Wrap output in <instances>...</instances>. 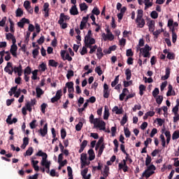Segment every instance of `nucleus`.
<instances>
[{
  "instance_id": "f257e3e1",
  "label": "nucleus",
  "mask_w": 179,
  "mask_h": 179,
  "mask_svg": "<svg viewBox=\"0 0 179 179\" xmlns=\"http://www.w3.org/2000/svg\"><path fill=\"white\" fill-rule=\"evenodd\" d=\"M150 163H152V157L147 155L145 158V166H147V168L142 173V177H145L146 179L153 176L155 171H156V166L154 164H150Z\"/></svg>"
},
{
  "instance_id": "f03ea898",
  "label": "nucleus",
  "mask_w": 179,
  "mask_h": 179,
  "mask_svg": "<svg viewBox=\"0 0 179 179\" xmlns=\"http://www.w3.org/2000/svg\"><path fill=\"white\" fill-rule=\"evenodd\" d=\"M136 23H137V27H139L140 29H142L145 27V19H143V10H138Z\"/></svg>"
},
{
  "instance_id": "7ed1b4c3",
  "label": "nucleus",
  "mask_w": 179,
  "mask_h": 179,
  "mask_svg": "<svg viewBox=\"0 0 179 179\" xmlns=\"http://www.w3.org/2000/svg\"><path fill=\"white\" fill-rule=\"evenodd\" d=\"M96 40L92 38V30H89L87 34L85 37V44L87 48H92V45L95 44Z\"/></svg>"
},
{
  "instance_id": "20e7f679",
  "label": "nucleus",
  "mask_w": 179,
  "mask_h": 179,
  "mask_svg": "<svg viewBox=\"0 0 179 179\" xmlns=\"http://www.w3.org/2000/svg\"><path fill=\"white\" fill-rule=\"evenodd\" d=\"M137 51H140V54H141L144 58H150V51H152V48L146 44L144 48H141L138 47Z\"/></svg>"
},
{
  "instance_id": "39448f33",
  "label": "nucleus",
  "mask_w": 179,
  "mask_h": 179,
  "mask_svg": "<svg viewBox=\"0 0 179 179\" xmlns=\"http://www.w3.org/2000/svg\"><path fill=\"white\" fill-rule=\"evenodd\" d=\"M94 127L99 129V131H106V122L100 118H95Z\"/></svg>"
},
{
  "instance_id": "423d86ee",
  "label": "nucleus",
  "mask_w": 179,
  "mask_h": 179,
  "mask_svg": "<svg viewBox=\"0 0 179 179\" xmlns=\"http://www.w3.org/2000/svg\"><path fill=\"white\" fill-rule=\"evenodd\" d=\"M106 31L107 34L103 33L102 34V38L104 41H107L108 40L109 41H113L114 40V34L110 31V29H106Z\"/></svg>"
},
{
  "instance_id": "0eeeda50",
  "label": "nucleus",
  "mask_w": 179,
  "mask_h": 179,
  "mask_svg": "<svg viewBox=\"0 0 179 179\" xmlns=\"http://www.w3.org/2000/svg\"><path fill=\"white\" fill-rule=\"evenodd\" d=\"M81 169H83L85 166H89L90 162H87V155L85 153H82L80 155Z\"/></svg>"
},
{
  "instance_id": "6e6552de",
  "label": "nucleus",
  "mask_w": 179,
  "mask_h": 179,
  "mask_svg": "<svg viewBox=\"0 0 179 179\" xmlns=\"http://www.w3.org/2000/svg\"><path fill=\"white\" fill-rule=\"evenodd\" d=\"M14 66L12 62H7L6 67L4 68V71L8 75H13Z\"/></svg>"
},
{
  "instance_id": "1a4fd4ad",
  "label": "nucleus",
  "mask_w": 179,
  "mask_h": 179,
  "mask_svg": "<svg viewBox=\"0 0 179 179\" xmlns=\"http://www.w3.org/2000/svg\"><path fill=\"white\" fill-rule=\"evenodd\" d=\"M149 31L153 32L156 29V21L153 20H148L147 22Z\"/></svg>"
},
{
  "instance_id": "9d476101",
  "label": "nucleus",
  "mask_w": 179,
  "mask_h": 179,
  "mask_svg": "<svg viewBox=\"0 0 179 179\" xmlns=\"http://www.w3.org/2000/svg\"><path fill=\"white\" fill-rule=\"evenodd\" d=\"M61 97H62V90H59L57 91L55 96L51 99V103L58 101Z\"/></svg>"
},
{
  "instance_id": "9b49d317",
  "label": "nucleus",
  "mask_w": 179,
  "mask_h": 179,
  "mask_svg": "<svg viewBox=\"0 0 179 179\" xmlns=\"http://www.w3.org/2000/svg\"><path fill=\"white\" fill-rule=\"evenodd\" d=\"M38 132L40 134L41 136H45L48 134V124L46 123L43 129H40Z\"/></svg>"
},
{
  "instance_id": "f8f14e48",
  "label": "nucleus",
  "mask_w": 179,
  "mask_h": 179,
  "mask_svg": "<svg viewBox=\"0 0 179 179\" xmlns=\"http://www.w3.org/2000/svg\"><path fill=\"white\" fill-rule=\"evenodd\" d=\"M13 72L17 73L18 76H22L23 75V67L20 64L18 66H14Z\"/></svg>"
},
{
  "instance_id": "ddd939ff",
  "label": "nucleus",
  "mask_w": 179,
  "mask_h": 179,
  "mask_svg": "<svg viewBox=\"0 0 179 179\" xmlns=\"http://www.w3.org/2000/svg\"><path fill=\"white\" fill-rule=\"evenodd\" d=\"M41 166L49 169L51 166V162L48 161L47 158H42Z\"/></svg>"
},
{
  "instance_id": "4468645a",
  "label": "nucleus",
  "mask_w": 179,
  "mask_h": 179,
  "mask_svg": "<svg viewBox=\"0 0 179 179\" xmlns=\"http://www.w3.org/2000/svg\"><path fill=\"white\" fill-rule=\"evenodd\" d=\"M24 7L25 8L26 10H27L28 13L33 15V8L30 6V1H25L24 2Z\"/></svg>"
},
{
  "instance_id": "2eb2a0df",
  "label": "nucleus",
  "mask_w": 179,
  "mask_h": 179,
  "mask_svg": "<svg viewBox=\"0 0 179 179\" xmlns=\"http://www.w3.org/2000/svg\"><path fill=\"white\" fill-rule=\"evenodd\" d=\"M87 20H89V15L87 17H83L82 21L80 24V29L83 30V29H86V24L87 23Z\"/></svg>"
},
{
  "instance_id": "dca6fc26",
  "label": "nucleus",
  "mask_w": 179,
  "mask_h": 179,
  "mask_svg": "<svg viewBox=\"0 0 179 179\" xmlns=\"http://www.w3.org/2000/svg\"><path fill=\"white\" fill-rule=\"evenodd\" d=\"M50 4L48 3H45L43 5V12L45 17H48L50 16Z\"/></svg>"
},
{
  "instance_id": "f3484780",
  "label": "nucleus",
  "mask_w": 179,
  "mask_h": 179,
  "mask_svg": "<svg viewBox=\"0 0 179 179\" xmlns=\"http://www.w3.org/2000/svg\"><path fill=\"white\" fill-rule=\"evenodd\" d=\"M162 133L164 134L166 138V143L169 145V143H170V141H171V134L170 133V131H166V129H163Z\"/></svg>"
},
{
  "instance_id": "a211bd4d",
  "label": "nucleus",
  "mask_w": 179,
  "mask_h": 179,
  "mask_svg": "<svg viewBox=\"0 0 179 179\" xmlns=\"http://www.w3.org/2000/svg\"><path fill=\"white\" fill-rule=\"evenodd\" d=\"M17 45H16V43H13L10 49V52H11L13 57H17Z\"/></svg>"
},
{
  "instance_id": "6ab92c4d",
  "label": "nucleus",
  "mask_w": 179,
  "mask_h": 179,
  "mask_svg": "<svg viewBox=\"0 0 179 179\" xmlns=\"http://www.w3.org/2000/svg\"><path fill=\"white\" fill-rule=\"evenodd\" d=\"M70 14L73 16H76V15H79V11L78 10V7L76 5H73L70 8Z\"/></svg>"
},
{
  "instance_id": "aec40b11",
  "label": "nucleus",
  "mask_w": 179,
  "mask_h": 179,
  "mask_svg": "<svg viewBox=\"0 0 179 179\" xmlns=\"http://www.w3.org/2000/svg\"><path fill=\"white\" fill-rule=\"evenodd\" d=\"M87 171H89V169L87 168L81 171V176H83V178L90 179V177H92V175L90 173L87 176H86V174H87Z\"/></svg>"
},
{
  "instance_id": "412c9836",
  "label": "nucleus",
  "mask_w": 179,
  "mask_h": 179,
  "mask_svg": "<svg viewBox=\"0 0 179 179\" xmlns=\"http://www.w3.org/2000/svg\"><path fill=\"white\" fill-rule=\"evenodd\" d=\"M143 3L145 4V9H149L151 6H153V1L152 0H143Z\"/></svg>"
},
{
  "instance_id": "4be33fe9",
  "label": "nucleus",
  "mask_w": 179,
  "mask_h": 179,
  "mask_svg": "<svg viewBox=\"0 0 179 179\" xmlns=\"http://www.w3.org/2000/svg\"><path fill=\"white\" fill-rule=\"evenodd\" d=\"M69 19H70L69 16L65 15V14H64V13H61L58 23H62V22L69 20Z\"/></svg>"
},
{
  "instance_id": "5701e85b",
  "label": "nucleus",
  "mask_w": 179,
  "mask_h": 179,
  "mask_svg": "<svg viewBox=\"0 0 179 179\" xmlns=\"http://www.w3.org/2000/svg\"><path fill=\"white\" fill-rule=\"evenodd\" d=\"M168 89L169 90L166 93L167 97H169V96H175L176 95V92L174 91H173V86L171 85H169Z\"/></svg>"
},
{
  "instance_id": "b1692460",
  "label": "nucleus",
  "mask_w": 179,
  "mask_h": 179,
  "mask_svg": "<svg viewBox=\"0 0 179 179\" xmlns=\"http://www.w3.org/2000/svg\"><path fill=\"white\" fill-rule=\"evenodd\" d=\"M6 38L7 40H12L13 44H16V38L14 37L13 34L8 33L6 34Z\"/></svg>"
},
{
  "instance_id": "393cba45",
  "label": "nucleus",
  "mask_w": 179,
  "mask_h": 179,
  "mask_svg": "<svg viewBox=\"0 0 179 179\" xmlns=\"http://www.w3.org/2000/svg\"><path fill=\"white\" fill-rule=\"evenodd\" d=\"M88 155H89V160L92 162V160H94L96 159V155H94V151L93 149H90L88 150Z\"/></svg>"
},
{
  "instance_id": "a878e982",
  "label": "nucleus",
  "mask_w": 179,
  "mask_h": 179,
  "mask_svg": "<svg viewBox=\"0 0 179 179\" xmlns=\"http://www.w3.org/2000/svg\"><path fill=\"white\" fill-rule=\"evenodd\" d=\"M128 92H129L128 90V89H127V88L123 89L122 94H120V101H124V99L125 96H127V93H128Z\"/></svg>"
},
{
  "instance_id": "bb28decb",
  "label": "nucleus",
  "mask_w": 179,
  "mask_h": 179,
  "mask_svg": "<svg viewBox=\"0 0 179 179\" xmlns=\"http://www.w3.org/2000/svg\"><path fill=\"white\" fill-rule=\"evenodd\" d=\"M110 117V112L108 111V107L107 106H104V113H103V120H108Z\"/></svg>"
},
{
  "instance_id": "cd10ccee",
  "label": "nucleus",
  "mask_w": 179,
  "mask_h": 179,
  "mask_svg": "<svg viewBox=\"0 0 179 179\" xmlns=\"http://www.w3.org/2000/svg\"><path fill=\"white\" fill-rule=\"evenodd\" d=\"M36 97L40 98L41 97V96H43V94H44V91H43V90L39 87H36Z\"/></svg>"
},
{
  "instance_id": "c85d7f7f",
  "label": "nucleus",
  "mask_w": 179,
  "mask_h": 179,
  "mask_svg": "<svg viewBox=\"0 0 179 179\" xmlns=\"http://www.w3.org/2000/svg\"><path fill=\"white\" fill-rule=\"evenodd\" d=\"M36 156H39L40 157H42V159H47L48 157V155H47V153L43 152L42 150H39Z\"/></svg>"
},
{
  "instance_id": "c756f323",
  "label": "nucleus",
  "mask_w": 179,
  "mask_h": 179,
  "mask_svg": "<svg viewBox=\"0 0 179 179\" xmlns=\"http://www.w3.org/2000/svg\"><path fill=\"white\" fill-rule=\"evenodd\" d=\"M103 55V50L101 49V48H97V52H96L97 58H98L99 59H101Z\"/></svg>"
},
{
  "instance_id": "7c9ffc66",
  "label": "nucleus",
  "mask_w": 179,
  "mask_h": 179,
  "mask_svg": "<svg viewBox=\"0 0 179 179\" xmlns=\"http://www.w3.org/2000/svg\"><path fill=\"white\" fill-rule=\"evenodd\" d=\"M109 171H110V168L106 166L103 172V177H105V178H107L108 177Z\"/></svg>"
},
{
  "instance_id": "2f4dec72",
  "label": "nucleus",
  "mask_w": 179,
  "mask_h": 179,
  "mask_svg": "<svg viewBox=\"0 0 179 179\" xmlns=\"http://www.w3.org/2000/svg\"><path fill=\"white\" fill-rule=\"evenodd\" d=\"M15 15L17 17H22V16H23V10H22L20 8H18L15 11Z\"/></svg>"
},
{
  "instance_id": "473e14b6",
  "label": "nucleus",
  "mask_w": 179,
  "mask_h": 179,
  "mask_svg": "<svg viewBox=\"0 0 179 179\" xmlns=\"http://www.w3.org/2000/svg\"><path fill=\"white\" fill-rule=\"evenodd\" d=\"M125 75L127 76V80H129L131 79V76H132V73L129 69H126Z\"/></svg>"
},
{
  "instance_id": "72a5a7b5",
  "label": "nucleus",
  "mask_w": 179,
  "mask_h": 179,
  "mask_svg": "<svg viewBox=\"0 0 179 179\" xmlns=\"http://www.w3.org/2000/svg\"><path fill=\"white\" fill-rule=\"evenodd\" d=\"M29 127H30L31 129H34L37 128V120H32L29 123Z\"/></svg>"
},
{
  "instance_id": "f704fd0d",
  "label": "nucleus",
  "mask_w": 179,
  "mask_h": 179,
  "mask_svg": "<svg viewBox=\"0 0 179 179\" xmlns=\"http://www.w3.org/2000/svg\"><path fill=\"white\" fill-rule=\"evenodd\" d=\"M113 113H115V114H122V108H118V106H115L113 108Z\"/></svg>"
},
{
  "instance_id": "c9c22d12",
  "label": "nucleus",
  "mask_w": 179,
  "mask_h": 179,
  "mask_svg": "<svg viewBox=\"0 0 179 179\" xmlns=\"http://www.w3.org/2000/svg\"><path fill=\"white\" fill-rule=\"evenodd\" d=\"M179 138V130L175 131L172 134L173 141H176Z\"/></svg>"
},
{
  "instance_id": "e433bc0d",
  "label": "nucleus",
  "mask_w": 179,
  "mask_h": 179,
  "mask_svg": "<svg viewBox=\"0 0 179 179\" xmlns=\"http://www.w3.org/2000/svg\"><path fill=\"white\" fill-rule=\"evenodd\" d=\"M169 77H170V69L166 68V74H165V76H162V79H163V80H166Z\"/></svg>"
},
{
  "instance_id": "4c0bfd02",
  "label": "nucleus",
  "mask_w": 179,
  "mask_h": 179,
  "mask_svg": "<svg viewBox=\"0 0 179 179\" xmlns=\"http://www.w3.org/2000/svg\"><path fill=\"white\" fill-rule=\"evenodd\" d=\"M119 80H120V76H117L115 80L111 83L112 87H114L116 85H117Z\"/></svg>"
},
{
  "instance_id": "58836bf2",
  "label": "nucleus",
  "mask_w": 179,
  "mask_h": 179,
  "mask_svg": "<svg viewBox=\"0 0 179 179\" xmlns=\"http://www.w3.org/2000/svg\"><path fill=\"white\" fill-rule=\"evenodd\" d=\"M139 94H141V96H143V92H145V90H146V87L143 85H140L139 86Z\"/></svg>"
},
{
  "instance_id": "ea45409f",
  "label": "nucleus",
  "mask_w": 179,
  "mask_h": 179,
  "mask_svg": "<svg viewBox=\"0 0 179 179\" xmlns=\"http://www.w3.org/2000/svg\"><path fill=\"white\" fill-rule=\"evenodd\" d=\"M106 146L104 145V144H102L100 147H99V150L98 152V157H100V156H101V155H103V151L104 150Z\"/></svg>"
},
{
  "instance_id": "a19ab883",
  "label": "nucleus",
  "mask_w": 179,
  "mask_h": 179,
  "mask_svg": "<svg viewBox=\"0 0 179 179\" xmlns=\"http://www.w3.org/2000/svg\"><path fill=\"white\" fill-rule=\"evenodd\" d=\"M152 19H157L159 17V13L156 10H153L150 13Z\"/></svg>"
},
{
  "instance_id": "79ce46f5",
  "label": "nucleus",
  "mask_w": 179,
  "mask_h": 179,
  "mask_svg": "<svg viewBox=\"0 0 179 179\" xmlns=\"http://www.w3.org/2000/svg\"><path fill=\"white\" fill-rule=\"evenodd\" d=\"M49 65L50 66L57 68L58 66V62H55V60H54V59H51L49 61Z\"/></svg>"
},
{
  "instance_id": "37998d69",
  "label": "nucleus",
  "mask_w": 179,
  "mask_h": 179,
  "mask_svg": "<svg viewBox=\"0 0 179 179\" xmlns=\"http://www.w3.org/2000/svg\"><path fill=\"white\" fill-rule=\"evenodd\" d=\"M159 138L161 139L162 147L166 148V138H164V136L163 134H161Z\"/></svg>"
},
{
  "instance_id": "c03bdc74",
  "label": "nucleus",
  "mask_w": 179,
  "mask_h": 179,
  "mask_svg": "<svg viewBox=\"0 0 179 179\" xmlns=\"http://www.w3.org/2000/svg\"><path fill=\"white\" fill-rule=\"evenodd\" d=\"M9 22H10V31L11 33H13L15 31V24L13 23V21L12 20L9 19Z\"/></svg>"
},
{
  "instance_id": "a18cd8bd",
  "label": "nucleus",
  "mask_w": 179,
  "mask_h": 179,
  "mask_svg": "<svg viewBox=\"0 0 179 179\" xmlns=\"http://www.w3.org/2000/svg\"><path fill=\"white\" fill-rule=\"evenodd\" d=\"M45 69H47V65L44 63H42L39 65V71H41V72H45Z\"/></svg>"
},
{
  "instance_id": "49530a36",
  "label": "nucleus",
  "mask_w": 179,
  "mask_h": 179,
  "mask_svg": "<svg viewBox=\"0 0 179 179\" xmlns=\"http://www.w3.org/2000/svg\"><path fill=\"white\" fill-rule=\"evenodd\" d=\"M95 72L99 75V76H101V75H103V71H101V68L100 66L95 68Z\"/></svg>"
},
{
  "instance_id": "de8ad7c7",
  "label": "nucleus",
  "mask_w": 179,
  "mask_h": 179,
  "mask_svg": "<svg viewBox=\"0 0 179 179\" xmlns=\"http://www.w3.org/2000/svg\"><path fill=\"white\" fill-rule=\"evenodd\" d=\"M38 72V70H34V71H32L31 79H32L33 80H36Z\"/></svg>"
},
{
  "instance_id": "09e8293b",
  "label": "nucleus",
  "mask_w": 179,
  "mask_h": 179,
  "mask_svg": "<svg viewBox=\"0 0 179 179\" xmlns=\"http://www.w3.org/2000/svg\"><path fill=\"white\" fill-rule=\"evenodd\" d=\"M25 108L28 110V111H29V113H31V107H33L31 105V103H30V102H29V101H27L26 103H25Z\"/></svg>"
},
{
  "instance_id": "8fccbe9b",
  "label": "nucleus",
  "mask_w": 179,
  "mask_h": 179,
  "mask_svg": "<svg viewBox=\"0 0 179 179\" xmlns=\"http://www.w3.org/2000/svg\"><path fill=\"white\" fill-rule=\"evenodd\" d=\"M73 75H74L73 71L69 70L67 71V74H66L67 79H71V78H72V76H73Z\"/></svg>"
},
{
  "instance_id": "3c124183",
  "label": "nucleus",
  "mask_w": 179,
  "mask_h": 179,
  "mask_svg": "<svg viewBox=\"0 0 179 179\" xmlns=\"http://www.w3.org/2000/svg\"><path fill=\"white\" fill-rule=\"evenodd\" d=\"M127 160L123 159V163H119V170H122V169L126 166Z\"/></svg>"
},
{
  "instance_id": "603ef678",
  "label": "nucleus",
  "mask_w": 179,
  "mask_h": 179,
  "mask_svg": "<svg viewBox=\"0 0 179 179\" xmlns=\"http://www.w3.org/2000/svg\"><path fill=\"white\" fill-rule=\"evenodd\" d=\"M92 13L96 16H99V15H100V10L99 8H97V7H94L92 10Z\"/></svg>"
},
{
  "instance_id": "864d4df0",
  "label": "nucleus",
  "mask_w": 179,
  "mask_h": 179,
  "mask_svg": "<svg viewBox=\"0 0 179 179\" xmlns=\"http://www.w3.org/2000/svg\"><path fill=\"white\" fill-rule=\"evenodd\" d=\"M31 155H33V148L31 147L26 151L25 156H31Z\"/></svg>"
},
{
  "instance_id": "5fc2aeb1",
  "label": "nucleus",
  "mask_w": 179,
  "mask_h": 179,
  "mask_svg": "<svg viewBox=\"0 0 179 179\" xmlns=\"http://www.w3.org/2000/svg\"><path fill=\"white\" fill-rule=\"evenodd\" d=\"M83 127V123L82 122H78V124H76V131H80Z\"/></svg>"
},
{
  "instance_id": "6e6d98bb",
  "label": "nucleus",
  "mask_w": 179,
  "mask_h": 179,
  "mask_svg": "<svg viewBox=\"0 0 179 179\" xmlns=\"http://www.w3.org/2000/svg\"><path fill=\"white\" fill-rule=\"evenodd\" d=\"M24 75H30L31 73V69L29 66H27L24 69Z\"/></svg>"
},
{
  "instance_id": "4d7b16f0",
  "label": "nucleus",
  "mask_w": 179,
  "mask_h": 179,
  "mask_svg": "<svg viewBox=\"0 0 179 179\" xmlns=\"http://www.w3.org/2000/svg\"><path fill=\"white\" fill-rule=\"evenodd\" d=\"M80 8L82 11L86 10V9H87V5H86L85 3H80Z\"/></svg>"
},
{
  "instance_id": "13d9d810",
  "label": "nucleus",
  "mask_w": 179,
  "mask_h": 179,
  "mask_svg": "<svg viewBox=\"0 0 179 179\" xmlns=\"http://www.w3.org/2000/svg\"><path fill=\"white\" fill-rule=\"evenodd\" d=\"M176 41H177V34L172 31V42L174 43Z\"/></svg>"
},
{
  "instance_id": "bf43d9fd",
  "label": "nucleus",
  "mask_w": 179,
  "mask_h": 179,
  "mask_svg": "<svg viewBox=\"0 0 179 179\" xmlns=\"http://www.w3.org/2000/svg\"><path fill=\"white\" fill-rule=\"evenodd\" d=\"M66 136V131H65L64 129H62L61 130V138H62V139H65Z\"/></svg>"
},
{
  "instance_id": "052dcab7",
  "label": "nucleus",
  "mask_w": 179,
  "mask_h": 179,
  "mask_svg": "<svg viewBox=\"0 0 179 179\" xmlns=\"http://www.w3.org/2000/svg\"><path fill=\"white\" fill-rule=\"evenodd\" d=\"M149 143H152V138H148L146 141H144V145L145 148H148L149 146Z\"/></svg>"
},
{
  "instance_id": "680f3d73",
  "label": "nucleus",
  "mask_w": 179,
  "mask_h": 179,
  "mask_svg": "<svg viewBox=\"0 0 179 179\" xmlns=\"http://www.w3.org/2000/svg\"><path fill=\"white\" fill-rule=\"evenodd\" d=\"M163 101V96H158L156 99V102L157 104H160Z\"/></svg>"
},
{
  "instance_id": "e2e57ef3",
  "label": "nucleus",
  "mask_w": 179,
  "mask_h": 179,
  "mask_svg": "<svg viewBox=\"0 0 179 179\" xmlns=\"http://www.w3.org/2000/svg\"><path fill=\"white\" fill-rule=\"evenodd\" d=\"M124 135L126 138H129V136H131V131L127 128L124 129Z\"/></svg>"
},
{
  "instance_id": "0e129e2a",
  "label": "nucleus",
  "mask_w": 179,
  "mask_h": 179,
  "mask_svg": "<svg viewBox=\"0 0 179 179\" xmlns=\"http://www.w3.org/2000/svg\"><path fill=\"white\" fill-rule=\"evenodd\" d=\"M156 134H157V129L154 128L152 129V130L151 131V133L150 134V136L151 138H153V136H155V135H156Z\"/></svg>"
},
{
  "instance_id": "69168bd1",
  "label": "nucleus",
  "mask_w": 179,
  "mask_h": 179,
  "mask_svg": "<svg viewBox=\"0 0 179 179\" xmlns=\"http://www.w3.org/2000/svg\"><path fill=\"white\" fill-rule=\"evenodd\" d=\"M157 94H159V88H155L152 91V96H153V97H157Z\"/></svg>"
},
{
  "instance_id": "338daca9",
  "label": "nucleus",
  "mask_w": 179,
  "mask_h": 179,
  "mask_svg": "<svg viewBox=\"0 0 179 179\" xmlns=\"http://www.w3.org/2000/svg\"><path fill=\"white\" fill-rule=\"evenodd\" d=\"M41 111L43 114H45V108H47V104L46 103H43L41 106Z\"/></svg>"
},
{
  "instance_id": "774afa93",
  "label": "nucleus",
  "mask_w": 179,
  "mask_h": 179,
  "mask_svg": "<svg viewBox=\"0 0 179 179\" xmlns=\"http://www.w3.org/2000/svg\"><path fill=\"white\" fill-rule=\"evenodd\" d=\"M66 87L69 89H72L73 87V83L72 82H69L67 83H66Z\"/></svg>"
}]
</instances>
